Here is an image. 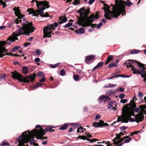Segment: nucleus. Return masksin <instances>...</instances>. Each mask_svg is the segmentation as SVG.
I'll return each mask as SVG.
<instances>
[{
	"instance_id": "29",
	"label": "nucleus",
	"mask_w": 146,
	"mask_h": 146,
	"mask_svg": "<svg viewBox=\"0 0 146 146\" xmlns=\"http://www.w3.org/2000/svg\"><path fill=\"white\" fill-rule=\"evenodd\" d=\"M68 125L67 124H64L59 127V129L60 130H65L67 129Z\"/></svg>"
},
{
	"instance_id": "56",
	"label": "nucleus",
	"mask_w": 146,
	"mask_h": 146,
	"mask_svg": "<svg viewBox=\"0 0 146 146\" xmlns=\"http://www.w3.org/2000/svg\"><path fill=\"white\" fill-rule=\"evenodd\" d=\"M116 86H117V85L116 84H108V86L106 87V88H108V87L112 88L113 87Z\"/></svg>"
},
{
	"instance_id": "3",
	"label": "nucleus",
	"mask_w": 146,
	"mask_h": 146,
	"mask_svg": "<svg viewBox=\"0 0 146 146\" xmlns=\"http://www.w3.org/2000/svg\"><path fill=\"white\" fill-rule=\"evenodd\" d=\"M12 74V77L13 79H17L19 81L23 82L24 83H29L30 80L31 82H33L35 79L36 75L34 73L26 77H23V76L16 71L11 72Z\"/></svg>"
},
{
	"instance_id": "10",
	"label": "nucleus",
	"mask_w": 146,
	"mask_h": 146,
	"mask_svg": "<svg viewBox=\"0 0 146 146\" xmlns=\"http://www.w3.org/2000/svg\"><path fill=\"white\" fill-rule=\"evenodd\" d=\"M6 44L4 41H1L0 42V58H2L6 55L13 56V54L12 53H7L6 54H3L4 52H7V50L5 47H3V46Z\"/></svg>"
},
{
	"instance_id": "60",
	"label": "nucleus",
	"mask_w": 146,
	"mask_h": 146,
	"mask_svg": "<svg viewBox=\"0 0 146 146\" xmlns=\"http://www.w3.org/2000/svg\"><path fill=\"white\" fill-rule=\"evenodd\" d=\"M132 4V3L130 1H128V2L126 3V6L128 7H130Z\"/></svg>"
},
{
	"instance_id": "36",
	"label": "nucleus",
	"mask_w": 146,
	"mask_h": 146,
	"mask_svg": "<svg viewBox=\"0 0 146 146\" xmlns=\"http://www.w3.org/2000/svg\"><path fill=\"white\" fill-rule=\"evenodd\" d=\"M60 64V63H57L54 65H53L52 64H50V67L51 68H54L58 66Z\"/></svg>"
},
{
	"instance_id": "22",
	"label": "nucleus",
	"mask_w": 146,
	"mask_h": 146,
	"mask_svg": "<svg viewBox=\"0 0 146 146\" xmlns=\"http://www.w3.org/2000/svg\"><path fill=\"white\" fill-rule=\"evenodd\" d=\"M134 113L131 112L130 111H126L123 115L125 117L129 119L131 117V116L132 115H133Z\"/></svg>"
},
{
	"instance_id": "57",
	"label": "nucleus",
	"mask_w": 146,
	"mask_h": 146,
	"mask_svg": "<svg viewBox=\"0 0 146 146\" xmlns=\"http://www.w3.org/2000/svg\"><path fill=\"white\" fill-rule=\"evenodd\" d=\"M103 23L102 22L99 23L96 26L97 29H99L103 25Z\"/></svg>"
},
{
	"instance_id": "53",
	"label": "nucleus",
	"mask_w": 146,
	"mask_h": 146,
	"mask_svg": "<svg viewBox=\"0 0 146 146\" xmlns=\"http://www.w3.org/2000/svg\"><path fill=\"white\" fill-rule=\"evenodd\" d=\"M128 102V100L126 99H121L120 100V102L121 103H122L123 104H125L126 103H127Z\"/></svg>"
},
{
	"instance_id": "37",
	"label": "nucleus",
	"mask_w": 146,
	"mask_h": 146,
	"mask_svg": "<svg viewBox=\"0 0 146 146\" xmlns=\"http://www.w3.org/2000/svg\"><path fill=\"white\" fill-rule=\"evenodd\" d=\"M136 63H137V65L139 66L141 68H142L146 69V68L144 66V64L141 63L140 62H136Z\"/></svg>"
},
{
	"instance_id": "4",
	"label": "nucleus",
	"mask_w": 146,
	"mask_h": 146,
	"mask_svg": "<svg viewBox=\"0 0 146 146\" xmlns=\"http://www.w3.org/2000/svg\"><path fill=\"white\" fill-rule=\"evenodd\" d=\"M99 17V15L97 14L96 15L92 14L89 17L88 16L85 17V19L83 21H81L78 23L80 26H82L84 27L90 26L95 19Z\"/></svg>"
},
{
	"instance_id": "17",
	"label": "nucleus",
	"mask_w": 146,
	"mask_h": 146,
	"mask_svg": "<svg viewBox=\"0 0 146 146\" xmlns=\"http://www.w3.org/2000/svg\"><path fill=\"white\" fill-rule=\"evenodd\" d=\"M95 58V56L92 55H89L86 57L85 62L88 64V62L92 60L94 61Z\"/></svg>"
},
{
	"instance_id": "16",
	"label": "nucleus",
	"mask_w": 146,
	"mask_h": 146,
	"mask_svg": "<svg viewBox=\"0 0 146 146\" xmlns=\"http://www.w3.org/2000/svg\"><path fill=\"white\" fill-rule=\"evenodd\" d=\"M145 69L143 68L140 69L139 71H140V74L141 75L142 78H144L143 79L144 81H145V83L146 84V74H145Z\"/></svg>"
},
{
	"instance_id": "14",
	"label": "nucleus",
	"mask_w": 146,
	"mask_h": 146,
	"mask_svg": "<svg viewBox=\"0 0 146 146\" xmlns=\"http://www.w3.org/2000/svg\"><path fill=\"white\" fill-rule=\"evenodd\" d=\"M54 127L50 125H48L44 129H43V131L46 133L48 131H49L50 133H52L54 131V130L52 129Z\"/></svg>"
},
{
	"instance_id": "40",
	"label": "nucleus",
	"mask_w": 146,
	"mask_h": 146,
	"mask_svg": "<svg viewBox=\"0 0 146 146\" xmlns=\"http://www.w3.org/2000/svg\"><path fill=\"white\" fill-rule=\"evenodd\" d=\"M117 65L113 62H112L109 65H108V67L110 68L113 66L115 67H117Z\"/></svg>"
},
{
	"instance_id": "63",
	"label": "nucleus",
	"mask_w": 146,
	"mask_h": 146,
	"mask_svg": "<svg viewBox=\"0 0 146 146\" xmlns=\"http://www.w3.org/2000/svg\"><path fill=\"white\" fill-rule=\"evenodd\" d=\"M46 78L44 77H43L41 79H39V81L40 82H44Z\"/></svg>"
},
{
	"instance_id": "1",
	"label": "nucleus",
	"mask_w": 146,
	"mask_h": 146,
	"mask_svg": "<svg viewBox=\"0 0 146 146\" xmlns=\"http://www.w3.org/2000/svg\"><path fill=\"white\" fill-rule=\"evenodd\" d=\"M113 6V11H111L109 9L110 7L106 4H104V8L102 9H104V12L105 14L104 15L105 18L107 19L111 20V18L117 17L118 16H119L121 14L123 15H125V13H124L125 12V5L123 4H122L120 6Z\"/></svg>"
},
{
	"instance_id": "23",
	"label": "nucleus",
	"mask_w": 146,
	"mask_h": 146,
	"mask_svg": "<svg viewBox=\"0 0 146 146\" xmlns=\"http://www.w3.org/2000/svg\"><path fill=\"white\" fill-rule=\"evenodd\" d=\"M127 104L129 105L133 109H134L136 107V103L134 101V100H131L130 102L128 104Z\"/></svg>"
},
{
	"instance_id": "62",
	"label": "nucleus",
	"mask_w": 146,
	"mask_h": 146,
	"mask_svg": "<svg viewBox=\"0 0 146 146\" xmlns=\"http://www.w3.org/2000/svg\"><path fill=\"white\" fill-rule=\"evenodd\" d=\"M143 96V94L142 93L139 92L138 93V96L140 98H141Z\"/></svg>"
},
{
	"instance_id": "15",
	"label": "nucleus",
	"mask_w": 146,
	"mask_h": 146,
	"mask_svg": "<svg viewBox=\"0 0 146 146\" xmlns=\"http://www.w3.org/2000/svg\"><path fill=\"white\" fill-rule=\"evenodd\" d=\"M133 116H135V119L132 118V117H130L129 118V120L131 122L136 121L137 123H138L142 121V120H141L136 115L133 114Z\"/></svg>"
},
{
	"instance_id": "54",
	"label": "nucleus",
	"mask_w": 146,
	"mask_h": 146,
	"mask_svg": "<svg viewBox=\"0 0 146 146\" xmlns=\"http://www.w3.org/2000/svg\"><path fill=\"white\" fill-rule=\"evenodd\" d=\"M118 116V117L117 118V122H119V121H122V119L123 118V117H122V116Z\"/></svg>"
},
{
	"instance_id": "6",
	"label": "nucleus",
	"mask_w": 146,
	"mask_h": 146,
	"mask_svg": "<svg viewBox=\"0 0 146 146\" xmlns=\"http://www.w3.org/2000/svg\"><path fill=\"white\" fill-rule=\"evenodd\" d=\"M58 24L57 22L54 23L53 25L50 24L48 25L46 27H44L43 29L44 32V37H51V34H54V33H52V31L53 30H55V27H58Z\"/></svg>"
},
{
	"instance_id": "11",
	"label": "nucleus",
	"mask_w": 146,
	"mask_h": 146,
	"mask_svg": "<svg viewBox=\"0 0 146 146\" xmlns=\"http://www.w3.org/2000/svg\"><path fill=\"white\" fill-rule=\"evenodd\" d=\"M36 134H35V135H38L37 137V139H42V140L45 139H47V137H43V136L46 133L44 131L43 129L42 128H40L39 130H37L36 132Z\"/></svg>"
},
{
	"instance_id": "48",
	"label": "nucleus",
	"mask_w": 146,
	"mask_h": 146,
	"mask_svg": "<svg viewBox=\"0 0 146 146\" xmlns=\"http://www.w3.org/2000/svg\"><path fill=\"white\" fill-rule=\"evenodd\" d=\"M5 77V75L4 74H0V81L4 79Z\"/></svg>"
},
{
	"instance_id": "20",
	"label": "nucleus",
	"mask_w": 146,
	"mask_h": 146,
	"mask_svg": "<svg viewBox=\"0 0 146 146\" xmlns=\"http://www.w3.org/2000/svg\"><path fill=\"white\" fill-rule=\"evenodd\" d=\"M37 130V129H35L34 130H32V133L31 134H30V135H33V137H31V141H32L34 143H35V140L33 139V138L34 137H36V138L38 137V135H35V134H36L37 133L36 132V131Z\"/></svg>"
},
{
	"instance_id": "9",
	"label": "nucleus",
	"mask_w": 146,
	"mask_h": 146,
	"mask_svg": "<svg viewBox=\"0 0 146 146\" xmlns=\"http://www.w3.org/2000/svg\"><path fill=\"white\" fill-rule=\"evenodd\" d=\"M78 13H79L80 17L77 16L78 21L77 24L81 21H83L85 19V17H87L90 13V10L89 9H85L84 7L81 8L78 11Z\"/></svg>"
},
{
	"instance_id": "28",
	"label": "nucleus",
	"mask_w": 146,
	"mask_h": 146,
	"mask_svg": "<svg viewBox=\"0 0 146 146\" xmlns=\"http://www.w3.org/2000/svg\"><path fill=\"white\" fill-rule=\"evenodd\" d=\"M131 70L133 71V73L134 74H140V72L139 71V70L137 69V68H135V66H133L132 67Z\"/></svg>"
},
{
	"instance_id": "52",
	"label": "nucleus",
	"mask_w": 146,
	"mask_h": 146,
	"mask_svg": "<svg viewBox=\"0 0 146 146\" xmlns=\"http://www.w3.org/2000/svg\"><path fill=\"white\" fill-rule=\"evenodd\" d=\"M36 54L37 55H40V54H41V53L40 52V50L39 49H37L36 50Z\"/></svg>"
},
{
	"instance_id": "12",
	"label": "nucleus",
	"mask_w": 146,
	"mask_h": 146,
	"mask_svg": "<svg viewBox=\"0 0 146 146\" xmlns=\"http://www.w3.org/2000/svg\"><path fill=\"white\" fill-rule=\"evenodd\" d=\"M140 108V111L139 113L136 114L139 117L142 121L144 120V118L143 115L144 113H145V110L146 109V105H143L139 106Z\"/></svg>"
},
{
	"instance_id": "26",
	"label": "nucleus",
	"mask_w": 146,
	"mask_h": 146,
	"mask_svg": "<svg viewBox=\"0 0 146 146\" xmlns=\"http://www.w3.org/2000/svg\"><path fill=\"white\" fill-rule=\"evenodd\" d=\"M75 32L77 34H82L85 33V29L83 28H80L79 29H77L75 31Z\"/></svg>"
},
{
	"instance_id": "45",
	"label": "nucleus",
	"mask_w": 146,
	"mask_h": 146,
	"mask_svg": "<svg viewBox=\"0 0 146 146\" xmlns=\"http://www.w3.org/2000/svg\"><path fill=\"white\" fill-rule=\"evenodd\" d=\"M80 2L78 0H74L72 3V4L74 5H76L77 4H80Z\"/></svg>"
},
{
	"instance_id": "21",
	"label": "nucleus",
	"mask_w": 146,
	"mask_h": 146,
	"mask_svg": "<svg viewBox=\"0 0 146 146\" xmlns=\"http://www.w3.org/2000/svg\"><path fill=\"white\" fill-rule=\"evenodd\" d=\"M115 102H114L111 101L109 102L108 106V108L111 110H114V111H115L116 109L113 106V105Z\"/></svg>"
},
{
	"instance_id": "51",
	"label": "nucleus",
	"mask_w": 146,
	"mask_h": 146,
	"mask_svg": "<svg viewBox=\"0 0 146 146\" xmlns=\"http://www.w3.org/2000/svg\"><path fill=\"white\" fill-rule=\"evenodd\" d=\"M65 74V72L64 70H61L60 72V75L61 76H64Z\"/></svg>"
},
{
	"instance_id": "35",
	"label": "nucleus",
	"mask_w": 146,
	"mask_h": 146,
	"mask_svg": "<svg viewBox=\"0 0 146 146\" xmlns=\"http://www.w3.org/2000/svg\"><path fill=\"white\" fill-rule=\"evenodd\" d=\"M100 123L101 125V127L103 126H109L108 124L106 123H104L102 120H100Z\"/></svg>"
},
{
	"instance_id": "19",
	"label": "nucleus",
	"mask_w": 146,
	"mask_h": 146,
	"mask_svg": "<svg viewBox=\"0 0 146 146\" xmlns=\"http://www.w3.org/2000/svg\"><path fill=\"white\" fill-rule=\"evenodd\" d=\"M104 64L103 62H99L97 65L95 66L92 70V71H94L95 70L97 69H100L103 66Z\"/></svg>"
},
{
	"instance_id": "18",
	"label": "nucleus",
	"mask_w": 146,
	"mask_h": 146,
	"mask_svg": "<svg viewBox=\"0 0 146 146\" xmlns=\"http://www.w3.org/2000/svg\"><path fill=\"white\" fill-rule=\"evenodd\" d=\"M67 20V19L65 16H62L59 18L58 22L59 24H61L66 22Z\"/></svg>"
},
{
	"instance_id": "24",
	"label": "nucleus",
	"mask_w": 146,
	"mask_h": 146,
	"mask_svg": "<svg viewBox=\"0 0 146 146\" xmlns=\"http://www.w3.org/2000/svg\"><path fill=\"white\" fill-rule=\"evenodd\" d=\"M117 139H119L117 141H116V139L115 140V138L113 140V143L114 144L117 145L119 143L122 142L124 139H123V137L122 138H121V137L120 138H117Z\"/></svg>"
},
{
	"instance_id": "33",
	"label": "nucleus",
	"mask_w": 146,
	"mask_h": 146,
	"mask_svg": "<svg viewBox=\"0 0 146 146\" xmlns=\"http://www.w3.org/2000/svg\"><path fill=\"white\" fill-rule=\"evenodd\" d=\"M42 85L43 84L38 83L35 86L34 85L33 86V90H35L37 88H38L40 87H41Z\"/></svg>"
},
{
	"instance_id": "47",
	"label": "nucleus",
	"mask_w": 146,
	"mask_h": 146,
	"mask_svg": "<svg viewBox=\"0 0 146 146\" xmlns=\"http://www.w3.org/2000/svg\"><path fill=\"white\" fill-rule=\"evenodd\" d=\"M105 100H104V102H106L107 101H109L111 100V98L108 96H105Z\"/></svg>"
},
{
	"instance_id": "41",
	"label": "nucleus",
	"mask_w": 146,
	"mask_h": 146,
	"mask_svg": "<svg viewBox=\"0 0 146 146\" xmlns=\"http://www.w3.org/2000/svg\"><path fill=\"white\" fill-rule=\"evenodd\" d=\"M140 52L139 50H133L132 51L130 52V54H134L138 53Z\"/></svg>"
},
{
	"instance_id": "13",
	"label": "nucleus",
	"mask_w": 146,
	"mask_h": 146,
	"mask_svg": "<svg viewBox=\"0 0 146 146\" xmlns=\"http://www.w3.org/2000/svg\"><path fill=\"white\" fill-rule=\"evenodd\" d=\"M136 62V61H134L133 60H128L126 61L124 63V64L127 65V67H132L133 66V65H135Z\"/></svg>"
},
{
	"instance_id": "7",
	"label": "nucleus",
	"mask_w": 146,
	"mask_h": 146,
	"mask_svg": "<svg viewBox=\"0 0 146 146\" xmlns=\"http://www.w3.org/2000/svg\"><path fill=\"white\" fill-rule=\"evenodd\" d=\"M36 6L38 9H39L38 15H39L41 17L44 14L43 11L46 8H48L50 7V6L48 5L49 3L47 1H36Z\"/></svg>"
},
{
	"instance_id": "2",
	"label": "nucleus",
	"mask_w": 146,
	"mask_h": 146,
	"mask_svg": "<svg viewBox=\"0 0 146 146\" xmlns=\"http://www.w3.org/2000/svg\"><path fill=\"white\" fill-rule=\"evenodd\" d=\"M17 27L19 29L15 31L13 33L14 36L9 37L8 39V40L14 42L15 40H18L17 36H19L21 35H29L30 33H32L35 29V28L33 26L32 23L27 21L23 23L22 27L18 25H17Z\"/></svg>"
},
{
	"instance_id": "43",
	"label": "nucleus",
	"mask_w": 146,
	"mask_h": 146,
	"mask_svg": "<svg viewBox=\"0 0 146 146\" xmlns=\"http://www.w3.org/2000/svg\"><path fill=\"white\" fill-rule=\"evenodd\" d=\"M9 144L5 141H3L2 143L0 145V146H3L4 145H9Z\"/></svg>"
},
{
	"instance_id": "32",
	"label": "nucleus",
	"mask_w": 146,
	"mask_h": 146,
	"mask_svg": "<svg viewBox=\"0 0 146 146\" xmlns=\"http://www.w3.org/2000/svg\"><path fill=\"white\" fill-rule=\"evenodd\" d=\"M129 119L128 118L123 115L122 119V122L127 123L128 122Z\"/></svg>"
},
{
	"instance_id": "50",
	"label": "nucleus",
	"mask_w": 146,
	"mask_h": 146,
	"mask_svg": "<svg viewBox=\"0 0 146 146\" xmlns=\"http://www.w3.org/2000/svg\"><path fill=\"white\" fill-rule=\"evenodd\" d=\"M86 136L84 135H79L78 137H77L78 139H80L84 140H85Z\"/></svg>"
},
{
	"instance_id": "39",
	"label": "nucleus",
	"mask_w": 146,
	"mask_h": 146,
	"mask_svg": "<svg viewBox=\"0 0 146 146\" xmlns=\"http://www.w3.org/2000/svg\"><path fill=\"white\" fill-rule=\"evenodd\" d=\"M105 96L102 95L100 96L99 98V99L100 100V102L103 101L104 102V100H105Z\"/></svg>"
},
{
	"instance_id": "27",
	"label": "nucleus",
	"mask_w": 146,
	"mask_h": 146,
	"mask_svg": "<svg viewBox=\"0 0 146 146\" xmlns=\"http://www.w3.org/2000/svg\"><path fill=\"white\" fill-rule=\"evenodd\" d=\"M123 140L124 143L129 142L132 139L131 137H130L128 136H126L123 137Z\"/></svg>"
},
{
	"instance_id": "25",
	"label": "nucleus",
	"mask_w": 146,
	"mask_h": 146,
	"mask_svg": "<svg viewBox=\"0 0 146 146\" xmlns=\"http://www.w3.org/2000/svg\"><path fill=\"white\" fill-rule=\"evenodd\" d=\"M113 59V56L112 55H109L107 58V61L105 64L107 65Z\"/></svg>"
},
{
	"instance_id": "64",
	"label": "nucleus",
	"mask_w": 146,
	"mask_h": 146,
	"mask_svg": "<svg viewBox=\"0 0 146 146\" xmlns=\"http://www.w3.org/2000/svg\"><path fill=\"white\" fill-rule=\"evenodd\" d=\"M49 16V15L47 13L45 14L44 13L42 16L43 17H48Z\"/></svg>"
},
{
	"instance_id": "5",
	"label": "nucleus",
	"mask_w": 146,
	"mask_h": 146,
	"mask_svg": "<svg viewBox=\"0 0 146 146\" xmlns=\"http://www.w3.org/2000/svg\"><path fill=\"white\" fill-rule=\"evenodd\" d=\"M27 131H25L23 132L19 138L16 139V143H19L18 146H25V143H28L31 140V137H33V135H27Z\"/></svg>"
},
{
	"instance_id": "8",
	"label": "nucleus",
	"mask_w": 146,
	"mask_h": 146,
	"mask_svg": "<svg viewBox=\"0 0 146 146\" xmlns=\"http://www.w3.org/2000/svg\"><path fill=\"white\" fill-rule=\"evenodd\" d=\"M13 9L15 12V15L18 17V18L16 19L15 21V23L18 24L19 22L20 23H22V25H23V23H25L27 21L25 18H23V17L25 15H23L21 14V11L19 10V7H15ZM27 22L28 21H27Z\"/></svg>"
},
{
	"instance_id": "30",
	"label": "nucleus",
	"mask_w": 146,
	"mask_h": 146,
	"mask_svg": "<svg viewBox=\"0 0 146 146\" xmlns=\"http://www.w3.org/2000/svg\"><path fill=\"white\" fill-rule=\"evenodd\" d=\"M29 70V68L25 66H23L22 69V71L23 73L24 74H26L28 72Z\"/></svg>"
},
{
	"instance_id": "38",
	"label": "nucleus",
	"mask_w": 146,
	"mask_h": 146,
	"mask_svg": "<svg viewBox=\"0 0 146 146\" xmlns=\"http://www.w3.org/2000/svg\"><path fill=\"white\" fill-rule=\"evenodd\" d=\"M123 135L124 133L123 132H120L118 135L117 134H116V137L115 138V140L117 139V138H120V137H121V135Z\"/></svg>"
},
{
	"instance_id": "61",
	"label": "nucleus",
	"mask_w": 146,
	"mask_h": 146,
	"mask_svg": "<svg viewBox=\"0 0 146 146\" xmlns=\"http://www.w3.org/2000/svg\"><path fill=\"white\" fill-rule=\"evenodd\" d=\"M127 128V127H126L125 126H123L121 127H120V129H121V131H123V130H124V129H126Z\"/></svg>"
},
{
	"instance_id": "55",
	"label": "nucleus",
	"mask_w": 146,
	"mask_h": 146,
	"mask_svg": "<svg viewBox=\"0 0 146 146\" xmlns=\"http://www.w3.org/2000/svg\"><path fill=\"white\" fill-rule=\"evenodd\" d=\"M37 75L38 77L42 76H43V73L42 72L39 71L37 73Z\"/></svg>"
},
{
	"instance_id": "34",
	"label": "nucleus",
	"mask_w": 146,
	"mask_h": 146,
	"mask_svg": "<svg viewBox=\"0 0 146 146\" xmlns=\"http://www.w3.org/2000/svg\"><path fill=\"white\" fill-rule=\"evenodd\" d=\"M27 12H29V14H30L35 13V11L33 9L29 8L27 9Z\"/></svg>"
},
{
	"instance_id": "49",
	"label": "nucleus",
	"mask_w": 146,
	"mask_h": 146,
	"mask_svg": "<svg viewBox=\"0 0 146 146\" xmlns=\"http://www.w3.org/2000/svg\"><path fill=\"white\" fill-rule=\"evenodd\" d=\"M19 47L18 46H16L14 47L12 49L11 51L14 52L17 50L19 48Z\"/></svg>"
},
{
	"instance_id": "46",
	"label": "nucleus",
	"mask_w": 146,
	"mask_h": 146,
	"mask_svg": "<svg viewBox=\"0 0 146 146\" xmlns=\"http://www.w3.org/2000/svg\"><path fill=\"white\" fill-rule=\"evenodd\" d=\"M108 94L109 95H115L116 94V92L115 91H109L108 92Z\"/></svg>"
},
{
	"instance_id": "31",
	"label": "nucleus",
	"mask_w": 146,
	"mask_h": 146,
	"mask_svg": "<svg viewBox=\"0 0 146 146\" xmlns=\"http://www.w3.org/2000/svg\"><path fill=\"white\" fill-rule=\"evenodd\" d=\"M92 123L93 124L92 126H94L96 127H101V125L100 123V120L98 122H94V123Z\"/></svg>"
},
{
	"instance_id": "59",
	"label": "nucleus",
	"mask_w": 146,
	"mask_h": 146,
	"mask_svg": "<svg viewBox=\"0 0 146 146\" xmlns=\"http://www.w3.org/2000/svg\"><path fill=\"white\" fill-rule=\"evenodd\" d=\"M125 95L124 94H121L119 95V97L120 98L122 99L125 97Z\"/></svg>"
},
{
	"instance_id": "58",
	"label": "nucleus",
	"mask_w": 146,
	"mask_h": 146,
	"mask_svg": "<svg viewBox=\"0 0 146 146\" xmlns=\"http://www.w3.org/2000/svg\"><path fill=\"white\" fill-rule=\"evenodd\" d=\"M135 110H134V111L136 112V113H137V112H139H139H140V107L139 108V107H138L137 108H135L134 109Z\"/></svg>"
},
{
	"instance_id": "44",
	"label": "nucleus",
	"mask_w": 146,
	"mask_h": 146,
	"mask_svg": "<svg viewBox=\"0 0 146 146\" xmlns=\"http://www.w3.org/2000/svg\"><path fill=\"white\" fill-rule=\"evenodd\" d=\"M73 78L75 81H77L79 78V77L78 75H74Z\"/></svg>"
},
{
	"instance_id": "42",
	"label": "nucleus",
	"mask_w": 146,
	"mask_h": 146,
	"mask_svg": "<svg viewBox=\"0 0 146 146\" xmlns=\"http://www.w3.org/2000/svg\"><path fill=\"white\" fill-rule=\"evenodd\" d=\"M72 25V23H69L66 24L65 26H64V27L65 28L66 27H69L71 26Z\"/></svg>"
}]
</instances>
